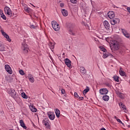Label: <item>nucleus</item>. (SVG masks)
Returning <instances> with one entry per match:
<instances>
[{
    "mask_svg": "<svg viewBox=\"0 0 130 130\" xmlns=\"http://www.w3.org/2000/svg\"><path fill=\"white\" fill-rule=\"evenodd\" d=\"M111 49L113 51L118 50L119 49V42H117V41L112 42L111 45Z\"/></svg>",
    "mask_w": 130,
    "mask_h": 130,
    "instance_id": "f257e3e1",
    "label": "nucleus"
},
{
    "mask_svg": "<svg viewBox=\"0 0 130 130\" xmlns=\"http://www.w3.org/2000/svg\"><path fill=\"white\" fill-rule=\"evenodd\" d=\"M4 11L5 13L7 14L9 17H14L15 16V14L12 12L11 9L8 6L5 7Z\"/></svg>",
    "mask_w": 130,
    "mask_h": 130,
    "instance_id": "f03ea898",
    "label": "nucleus"
},
{
    "mask_svg": "<svg viewBox=\"0 0 130 130\" xmlns=\"http://www.w3.org/2000/svg\"><path fill=\"white\" fill-rule=\"evenodd\" d=\"M8 93L9 94L12 98H14V99L15 98H17V93L16 92V91L14 89L10 88L8 89Z\"/></svg>",
    "mask_w": 130,
    "mask_h": 130,
    "instance_id": "7ed1b4c3",
    "label": "nucleus"
},
{
    "mask_svg": "<svg viewBox=\"0 0 130 130\" xmlns=\"http://www.w3.org/2000/svg\"><path fill=\"white\" fill-rule=\"evenodd\" d=\"M52 28L54 29L55 31H58L59 30L60 27L59 26V25L56 23V21H52Z\"/></svg>",
    "mask_w": 130,
    "mask_h": 130,
    "instance_id": "20e7f679",
    "label": "nucleus"
},
{
    "mask_svg": "<svg viewBox=\"0 0 130 130\" xmlns=\"http://www.w3.org/2000/svg\"><path fill=\"white\" fill-rule=\"evenodd\" d=\"M43 123H44V125L46 126L47 128L50 129V124L49 123V120L47 118H45L43 120Z\"/></svg>",
    "mask_w": 130,
    "mask_h": 130,
    "instance_id": "39448f33",
    "label": "nucleus"
},
{
    "mask_svg": "<svg viewBox=\"0 0 130 130\" xmlns=\"http://www.w3.org/2000/svg\"><path fill=\"white\" fill-rule=\"evenodd\" d=\"M22 49L23 50V52L25 54L28 53V50H29L28 45L27 44L22 45Z\"/></svg>",
    "mask_w": 130,
    "mask_h": 130,
    "instance_id": "423d86ee",
    "label": "nucleus"
},
{
    "mask_svg": "<svg viewBox=\"0 0 130 130\" xmlns=\"http://www.w3.org/2000/svg\"><path fill=\"white\" fill-rule=\"evenodd\" d=\"M1 32L2 34V35L3 36H4V37H5V38H6V39H7V40L9 41V42H11V39H10V37L9 36V35H8V34H7V33H6V32L4 31V30L2 29L1 30Z\"/></svg>",
    "mask_w": 130,
    "mask_h": 130,
    "instance_id": "0eeeda50",
    "label": "nucleus"
},
{
    "mask_svg": "<svg viewBox=\"0 0 130 130\" xmlns=\"http://www.w3.org/2000/svg\"><path fill=\"white\" fill-rule=\"evenodd\" d=\"M5 69L6 71L10 75H12L13 74V71H12V68L9 65H5Z\"/></svg>",
    "mask_w": 130,
    "mask_h": 130,
    "instance_id": "6e6552de",
    "label": "nucleus"
},
{
    "mask_svg": "<svg viewBox=\"0 0 130 130\" xmlns=\"http://www.w3.org/2000/svg\"><path fill=\"white\" fill-rule=\"evenodd\" d=\"M64 63L67 66L68 68H71L72 67V61L68 58L64 59Z\"/></svg>",
    "mask_w": 130,
    "mask_h": 130,
    "instance_id": "1a4fd4ad",
    "label": "nucleus"
},
{
    "mask_svg": "<svg viewBox=\"0 0 130 130\" xmlns=\"http://www.w3.org/2000/svg\"><path fill=\"white\" fill-rule=\"evenodd\" d=\"M27 78L30 83H34V82H35V79H34V77L32 74H28Z\"/></svg>",
    "mask_w": 130,
    "mask_h": 130,
    "instance_id": "9d476101",
    "label": "nucleus"
},
{
    "mask_svg": "<svg viewBox=\"0 0 130 130\" xmlns=\"http://www.w3.org/2000/svg\"><path fill=\"white\" fill-rule=\"evenodd\" d=\"M47 115L49 118L51 119V120H53V119H54V118L55 117V115L53 112H48L47 113Z\"/></svg>",
    "mask_w": 130,
    "mask_h": 130,
    "instance_id": "9b49d317",
    "label": "nucleus"
},
{
    "mask_svg": "<svg viewBox=\"0 0 130 130\" xmlns=\"http://www.w3.org/2000/svg\"><path fill=\"white\" fill-rule=\"evenodd\" d=\"M100 93L101 95H106L108 93V90L106 88H102L100 90Z\"/></svg>",
    "mask_w": 130,
    "mask_h": 130,
    "instance_id": "f8f14e48",
    "label": "nucleus"
},
{
    "mask_svg": "<svg viewBox=\"0 0 130 130\" xmlns=\"http://www.w3.org/2000/svg\"><path fill=\"white\" fill-rule=\"evenodd\" d=\"M111 25H115L117 23H119V19L118 18H113L112 20L110 21Z\"/></svg>",
    "mask_w": 130,
    "mask_h": 130,
    "instance_id": "ddd939ff",
    "label": "nucleus"
},
{
    "mask_svg": "<svg viewBox=\"0 0 130 130\" xmlns=\"http://www.w3.org/2000/svg\"><path fill=\"white\" fill-rule=\"evenodd\" d=\"M108 16L110 19H113L114 17L115 16V14H114V12L113 11H109L108 13Z\"/></svg>",
    "mask_w": 130,
    "mask_h": 130,
    "instance_id": "4468645a",
    "label": "nucleus"
},
{
    "mask_svg": "<svg viewBox=\"0 0 130 130\" xmlns=\"http://www.w3.org/2000/svg\"><path fill=\"white\" fill-rule=\"evenodd\" d=\"M122 33H123L124 36L126 37V38H129L130 37V35L129 34L127 31L124 29H122Z\"/></svg>",
    "mask_w": 130,
    "mask_h": 130,
    "instance_id": "2eb2a0df",
    "label": "nucleus"
},
{
    "mask_svg": "<svg viewBox=\"0 0 130 130\" xmlns=\"http://www.w3.org/2000/svg\"><path fill=\"white\" fill-rule=\"evenodd\" d=\"M104 25L107 30H109V28H110V25L109 24V23L108 22V21H107L106 20L104 21Z\"/></svg>",
    "mask_w": 130,
    "mask_h": 130,
    "instance_id": "dca6fc26",
    "label": "nucleus"
},
{
    "mask_svg": "<svg viewBox=\"0 0 130 130\" xmlns=\"http://www.w3.org/2000/svg\"><path fill=\"white\" fill-rule=\"evenodd\" d=\"M116 93L117 96H118V97H119V98H121V99H123V98H124V94L123 93L120 92L119 91H116Z\"/></svg>",
    "mask_w": 130,
    "mask_h": 130,
    "instance_id": "f3484780",
    "label": "nucleus"
},
{
    "mask_svg": "<svg viewBox=\"0 0 130 130\" xmlns=\"http://www.w3.org/2000/svg\"><path fill=\"white\" fill-rule=\"evenodd\" d=\"M61 12L62 13V15L64 17H67V16H68L69 15V13L68 12V11H67V10L63 9L61 10Z\"/></svg>",
    "mask_w": 130,
    "mask_h": 130,
    "instance_id": "a211bd4d",
    "label": "nucleus"
},
{
    "mask_svg": "<svg viewBox=\"0 0 130 130\" xmlns=\"http://www.w3.org/2000/svg\"><path fill=\"white\" fill-rule=\"evenodd\" d=\"M69 34H71V35L75 36V35H76V30L74 28H70L69 29Z\"/></svg>",
    "mask_w": 130,
    "mask_h": 130,
    "instance_id": "6ab92c4d",
    "label": "nucleus"
},
{
    "mask_svg": "<svg viewBox=\"0 0 130 130\" xmlns=\"http://www.w3.org/2000/svg\"><path fill=\"white\" fill-rule=\"evenodd\" d=\"M19 123H20V125L22 126V127L25 129H27V126H26V125L25 124V123H24V121H23V120H20L19 121Z\"/></svg>",
    "mask_w": 130,
    "mask_h": 130,
    "instance_id": "aec40b11",
    "label": "nucleus"
},
{
    "mask_svg": "<svg viewBox=\"0 0 130 130\" xmlns=\"http://www.w3.org/2000/svg\"><path fill=\"white\" fill-rule=\"evenodd\" d=\"M29 109L32 111V112H36V111H37V109H36L35 106L33 105L29 106Z\"/></svg>",
    "mask_w": 130,
    "mask_h": 130,
    "instance_id": "412c9836",
    "label": "nucleus"
},
{
    "mask_svg": "<svg viewBox=\"0 0 130 130\" xmlns=\"http://www.w3.org/2000/svg\"><path fill=\"white\" fill-rule=\"evenodd\" d=\"M119 73L120 76H122V77H124V76H125V72H124L123 71H122V68H120Z\"/></svg>",
    "mask_w": 130,
    "mask_h": 130,
    "instance_id": "4be33fe9",
    "label": "nucleus"
},
{
    "mask_svg": "<svg viewBox=\"0 0 130 130\" xmlns=\"http://www.w3.org/2000/svg\"><path fill=\"white\" fill-rule=\"evenodd\" d=\"M30 28H31V29H36L38 27L37 24H33L32 22H30Z\"/></svg>",
    "mask_w": 130,
    "mask_h": 130,
    "instance_id": "5701e85b",
    "label": "nucleus"
},
{
    "mask_svg": "<svg viewBox=\"0 0 130 130\" xmlns=\"http://www.w3.org/2000/svg\"><path fill=\"white\" fill-rule=\"evenodd\" d=\"M55 112L56 116H57V117L58 118V117H59V115H60V111L58 109H56L55 110Z\"/></svg>",
    "mask_w": 130,
    "mask_h": 130,
    "instance_id": "b1692460",
    "label": "nucleus"
},
{
    "mask_svg": "<svg viewBox=\"0 0 130 130\" xmlns=\"http://www.w3.org/2000/svg\"><path fill=\"white\" fill-rule=\"evenodd\" d=\"M80 72L81 73H82V74H86V73H87V70H86L83 67H80Z\"/></svg>",
    "mask_w": 130,
    "mask_h": 130,
    "instance_id": "393cba45",
    "label": "nucleus"
},
{
    "mask_svg": "<svg viewBox=\"0 0 130 130\" xmlns=\"http://www.w3.org/2000/svg\"><path fill=\"white\" fill-rule=\"evenodd\" d=\"M90 91V88L89 87L87 86L86 88L83 90V95H86L87 93H88V91Z\"/></svg>",
    "mask_w": 130,
    "mask_h": 130,
    "instance_id": "a878e982",
    "label": "nucleus"
},
{
    "mask_svg": "<svg viewBox=\"0 0 130 130\" xmlns=\"http://www.w3.org/2000/svg\"><path fill=\"white\" fill-rule=\"evenodd\" d=\"M103 99L104 100V101H108V100H109V96L105 95L103 96Z\"/></svg>",
    "mask_w": 130,
    "mask_h": 130,
    "instance_id": "bb28decb",
    "label": "nucleus"
},
{
    "mask_svg": "<svg viewBox=\"0 0 130 130\" xmlns=\"http://www.w3.org/2000/svg\"><path fill=\"white\" fill-rule=\"evenodd\" d=\"M113 79L114 80V81H115V82H119V77L117 76H113Z\"/></svg>",
    "mask_w": 130,
    "mask_h": 130,
    "instance_id": "cd10ccee",
    "label": "nucleus"
},
{
    "mask_svg": "<svg viewBox=\"0 0 130 130\" xmlns=\"http://www.w3.org/2000/svg\"><path fill=\"white\" fill-rule=\"evenodd\" d=\"M0 51H5V46L4 45H2V46H0Z\"/></svg>",
    "mask_w": 130,
    "mask_h": 130,
    "instance_id": "c85d7f7f",
    "label": "nucleus"
},
{
    "mask_svg": "<svg viewBox=\"0 0 130 130\" xmlns=\"http://www.w3.org/2000/svg\"><path fill=\"white\" fill-rule=\"evenodd\" d=\"M21 96L22 98H23L24 99H27V95L25 93V92H23L21 93Z\"/></svg>",
    "mask_w": 130,
    "mask_h": 130,
    "instance_id": "c756f323",
    "label": "nucleus"
},
{
    "mask_svg": "<svg viewBox=\"0 0 130 130\" xmlns=\"http://www.w3.org/2000/svg\"><path fill=\"white\" fill-rule=\"evenodd\" d=\"M19 74H20L21 76H24V75H25V72H24V71L20 70H19Z\"/></svg>",
    "mask_w": 130,
    "mask_h": 130,
    "instance_id": "7c9ffc66",
    "label": "nucleus"
},
{
    "mask_svg": "<svg viewBox=\"0 0 130 130\" xmlns=\"http://www.w3.org/2000/svg\"><path fill=\"white\" fill-rule=\"evenodd\" d=\"M100 48L101 49V50H102V51H103L104 52H106V49H105L104 47H103V46H100Z\"/></svg>",
    "mask_w": 130,
    "mask_h": 130,
    "instance_id": "2f4dec72",
    "label": "nucleus"
},
{
    "mask_svg": "<svg viewBox=\"0 0 130 130\" xmlns=\"http://www.w3.org/2000/svg\"><path fill=\"white\" fill-rule=\"evenodd\" d=\"M1 18H2L3 20H7V18L6 17V16L4 15V14H2L1 15Z\"/></svg>",
    "mask_w": 130,
    "mask_h": 130,
    "instance_id": "473e14b6",
    "label": "nucleus"
},
{
    "mask_svg": "<svg viewBox=\"0 0 130 130\" xmlns=\"http://www.w3.org/2000/svg\"><path fill=\"white\" fill-rule=\"evenodd\" d=\"M78 100H79V101L84 100V98L82 96H78Z\"/></svg>",
    "mask_w": 130,
    "mask_h": 130,
    "instance_id": "72a5a7b5",
    "label": "nucleus"
},
{
    "mask_svg": "<svg viewBox=\"0 0 130 130\" xmlns=\"http://www.w3.org/2000/svg\"><path fill=\"white\" fill-rule=\"evenodd\" d=\"M24 11L25 12H27V13H29V12H30V11L29 10V8H27V7H25L24 8Z\"/></svg>",
    "mask_w": 130,
    "mask_h": 130,
    "instance_id": "f704fd0d",
    "label": "nucleus"
},
{
    "mask_svg": "<svg viewBox=\"0 0 130 130\" xmlns=\"http://www.w3.org/2000/svg\"><path fill=\"white\" fill-rule=\"evenodd\" d=\"M74 96L76 97V98L78 99L79 98V95L78 94V93L75 92L74 93Z\"/></svg>",
    "mask_w": 130,
    "mask_h": 130,
    "instance_id": "c9c22d12",
    "label": "nucleus"
},
{
    "mask_svg": "<svg viewBox=\"0 0 130 130\" xmlns=\"http://www.w3.org/2000/svg\"><path fill=\"white\" fill-rule=\"evenodd\" d=\"M119 105V106H120L121 109H122V107H123V106L124 105L122 104V103H120Z\"/></svg>",
    "mask_w": 130,
    "mask_h": 130,
    "instance_id": "e433bc0d",
    "label": "nucleus"
},
{
    "mask_svg": "<svg viewBox=\"0 0 130 130\" xmlns=\"http://www.w3.org/2000/svg\"><path fill=\"white\" fill-rule=\"evenodd\" d=\"M72 4H77V0H70Z\"/></svg>",
    "mask_w": 130,
    "mask_h": 130,
    "instance_id": "4c0bfd02",
    "label": "nucleus"
},
{
    "mask_svg": "<svg viewBox=\"0 0 130 130\" xmlns=\"http://www.w3.org/2000/svg\"><path fill=\"white\" fill-rule=\"evenodd\" d=\"M50 46L51 48H53V47H54V45L52 43H50Z\"/></svg>",
    "mask_w": 130,
    "mask_h": 130,
    "instance_id": "58836bf2",
    "label": "nucleus"
},
{
    "mask_svg": "<svg viewBox=\"0 0 130 130\" xmlns=\"http://www.w3.org/2000/svg\"><path fill=\"white\" fill-rule=\"evenodd\" d=\"M108 57V55H107V54H105L103 55V58H106Z\"/></svg>",
    "mask_w": 130,
    "mask_h": 130,
    "instance_id": "ea45409f",
    "label": "nucleus"
},
{
    "mask_svg": "<svg viewBox=\"0 0 130 130\" xmlns=\"http://www.w3.org/2000/svg\"><path fill=\"white\" fill-rule=\"evenodd\" d=\"M122 110H124V111L125 112V111L126 110V108H125V106H123L122 108Z\"/></svg>",
    "mask_w": 130,
    "mask_h": 130,
    "instance_id": "a19ab883",
    "label": "nucleus"
},
{
    "mask_svg": "<svg viewBox=\"0 0 130 130\" xmlns=\"http://www.w3.org/2000/svg\"><path fill=\"white\" fill-rule=\"evenodd\" d=\"M117 121H118V122H119L120 123H121V124L123 125V123H122V122L121 121V120H120V119H117Z\"/></svg>",
    "mask_w": 130,
    "mask_h": 130,
    "instance_id": "79ce46f5",
    "label": "nucleus"
},
{
    "mask_svg": "<svg viewBox=\"0 0 130 130\" xmlns=\"http://www.w3.org/2000/svg\"><path fill=\"white\" fill-rule=\"evenodd\" d=\"M60 7L61 8H63V7H64V4L63 3H60Z\"/></svg>",
    "mask_w": 130,
    "mask_h": 130,
    "instance_id": "37998d69",
    "label": "nucleus"
},
{
    "mask_svg": "<svg viewBox=\"0 0 130 130\" xmlns=\"http://www.w3.org/2000/svg\"><path fill=\"white\" fill-rule=\"evenodd\" d=\"M0 15L2 16V15H4V12L3 11V10H0Z\"/></svg>",
    "mask_w": 130,
    "mask_h": 130,
    "instance_id": "c03bdc74",
    "label": "nucleus"
},
{
    "mask_svg": "<svg viewBox=\"0 0 130 130\" xmlns=\"http://www.w3.org/2000/svg\"><path fill=\"white\" fill-rule=\"evenodd\" d=\"M61 92L62 94H64V93H66V90H64V89H61Z\"/></svg>",
    "mask_w": 130,
    "mask_h": 130,
    "instance_id": "a18cd8bd",
    "label": "nucleus"
},
{
    "mask_svg": "<svg viewBox=\"0 0 130 130\" xmlns=\"http://www.w3.org/2000/svg\"><path fill=\"white\" fill-rule=\"evenodd\" d=\"M127 10L128 12L130 13V8H129V7H127Z\"/></svg>",
    "mask_w": 130,
    "mask_h": 130,
    "instance_id": "49530a36",
    "label": "nucleus"
},
{
    "mask_svg": "<svg viewBox=\"0 0 130 130\" xmlns=\"http://www.w3.org/2000/svg\"><path fill=\"white\" fill-rule=\"evenodd\" d=\"M114 118H115V119H116V120H117V119H118V118L117 117H116V116H114Z\"/></svg>",
    "mask_w": 130,
    "mask_h": 130,
    "instance_id": "de8ad7c7",
    "label": "nucleus"
},
{
    "mask_svg": "<svg viewBox=\"0 0 130 130\" xmlns=\"http://www.w3.org/2000/svg\"><path fill=\"white\" fill-rule=\"evenodd\" d=\"M2 45H3V43L2 42H0V46H2Z\"/></svg>",
    "mask_w": 130,
    "mask_h": 130,
    "instance_id": "09e8293b",
    "label": "nucleus"
},
{
    "mask_svg": "<svg viewBox=\"0 0 130 130\" xmlns=\"http://www.w3.org/2000/svg\"><path fill=\"white\" fill-rule=\"evenodd\" d=\"M101 130H106V129H105V128H102Z\"/></svg>",
    "mask_w": 130,
    "mask_h": 130,
    "instance_id": "8fccbe9b",
    "label": "nucleus"
},
{
    "mask_svg": "<svg viewBox=\"0 0 130 130\" xmlns=\"http://www.w3.org/2000/svg\"><path fill=\"white\" fill-rule=\"evenodd\" d=\"M107 86H108V87H109V84H108Z\"/></svg>",
    "mask_w": 130,
    "mask_h": 130,
    "instance_id": "3c124183",
    "label": "nucleus"
},
{
    "mask_svg": "<svg viewBox=\"0 0 130 130\" xmlns=\"http://www.w3.org/2000/svg\"><path fill=\"white\" fill-rule=\"evenodd\" d=\"M128 127H130V125H129L128 126Z\"/></svg>",
    "mask_w": 130,
    "mask_h": 130,
    "instance_id": "603ef678",
    "label": "nucleus"
},
{
    "mask_svg": "<svg viewBox=\"0 0 130 130\" xmlns=\"http://www.w3.org/2000/svg\"><path fill=\"white\" fill-rule=\"evenodd\" d=\"M9 130H14V129H9Z\"/></svg>",
    "mask_w": 130,
    "mask_h": 130,
    "instance_id": "864d4df0",
    "label": "nucleus"
},
{
    "mask_svg": "<svg viewBox=\"0 0 130 130\" xmlns=\"http://www.w3.org/2000/svg\"><path fill=\"white\" fill-rule=\"evenodd\" d=\"M63 55H64V53H63Z\"/></svg>",
    "mask_w": 130,
    "mask_h": 130,
    "instance_id": "5fc2aeb1",
    "label": "nucleus"
}]
</instances>
